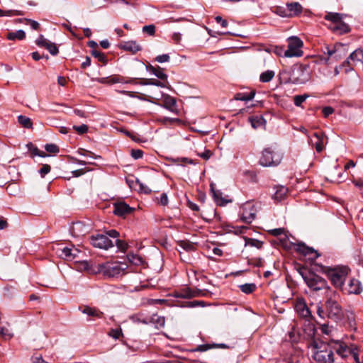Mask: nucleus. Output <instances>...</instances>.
I'll list each match as a JSON object with an SVG mask.
<instances>
[{"instance_id": "f257e3e1", "label": "nucleus", "mask_w": 363, "mask_h": 363, "mask_svg": "<svg viewBox=\"0 0 363 363\" xmlns=\"http://www.w3.org/2000/svg\"><path fill=\"white\" fill-rule=\"evenodd\" d=\"M312 357L318 363H334L333 346L325 342L313 341L311 343Z\"/></svg>"}, {"instance_id": "f03ea898", "label": "nucleus", "mask_w": 363, "mask_h": 363, "mask_svg": "<svg viewBox=\"0 0 363 363\" xmlns=\"http://www.w3.org/2000/svg\"><path fill=\"white\" fill-rule=\"evenodd\" d=\"M322 271L328 276L335 287L341 288L350 269L345 266L336 267H322Z\"/></svg>"}, {"instance_id": "7ed1b4c3", "label": "nucleus", "mask_w": 363, "mask_h": 363, "mask_svg": "<svg viewBox=\"0 0 363 363\" xmlns=\"http://www.w3.org/2000/svg\"><path fill=\"white\" fill-rule=\"evenodd\" d=\"M282 158V153L276 148L267 147L262 151L259 163L263 167H275L281 163Z\"/></svg>"}, {"instance_id": "20e7f679", "label": "nucleus", "mask_w": 363, "mask_h": 363, "mask_svg": "<svg viewBox=\"0 0 363 363\" xmlns=\"http://www.w3.org/2000/svg\"><path fill=\"white\" fill-rule=\"evenodd\" d=\"M299 273L303 277L307 286L313 291H320L326 287V281L320 276L306 270L301 269Z\"/></svg>"}, {"instance_id": "39448f33", "label": "nucleus", "mask_w": 363, "mask_h": 363, "mask_svg": "<svg viewBox=\"0 0 363 363\" xmlns=\"http://www.w3.org/2000/svg\"><path fill=\"white\" fill-rule=\"evenodd\" d=\"M126 267L125 264L121 262H106L99 264V271L109 278L118 277L125 274Z\"/></svg>"}, {"instance_id": "423d86ee", "label": "nucleus", "mask_w": 363, "mask_h": 363, "mask_svg": "<svg viewBox=\"0 0 363 363\" xmlns=\"http://www.w3.org/2000/svg\"><path fill=\"white\" fill-rule=\"evenodd\" d=\"M290 81L293 84H304L310 79L309 66L299 65L294 67L290 74Z\"/></svg>"}, {"instance_id": "0eeeda50", "label": "nucleus", "mask_w": 363, "mask_h": 363, "mask_svg": "<svg viewBox=\"0 0 363 363\" xmlns=\"http://www.w3.org/2000/svg\"><path fill=\"white\" fill-rule=\"evenodd\" d=\"M288 48L284 52L285 57H301L303 54L301 50L303 43L296 36H291L287 39Z\"/></svg>"}, {"instance_id": "6e6552de", "label": "nucleus", "mask_w": 363, "mask_h": 363, "mask_svg": "<svg viewBox=\"0 0 363 363\" xmlns=\"http://www.w3.org/2000/svg\"><path fill=\"white\" fill-rule=\"evenodd\" d=\"M326 312L328 318L337 320L342 316V310L340 304L335 300L329 298L325 303Z\"/></svg>"}, {"instance_id": "1a4fd4ad", "label": "nucleus", "mask_w": 363, "mask_h": 363, "mask_svg": "<svg viewBox=\"0 0 363 363\" xmlns=\"http://www.w3.org/2000/svg\"><path fill=\"white\" fill-rule=\"evenodd\" d=\"M91 244L94 247L108 250L113 246V242L106 235L97 234L90 238Z\"/></svg>"}, {"instance_id": "9d476101", "label": "nucleus", "mask_w": 363, "mask_h": 363, "mask_svg": "<svg viewBox=\"0 0 363 363\" xmlns=\"http://www.w3.org/2000/svg\"><path fill=\"white\" fill-rule=\"evenodd\" d=\"M242 220L246 223H251L255 218L256 209L252 203L247 202L242 206Z\"/></svg>"}, {"instance_id": "9b49d317", "label": "nucleus", "mask_w": 363, "mask_h": 363, "mask_svg": "<svg viewBox=\"0 0 363 363\" xmlns=\"http://www.w3.org/2000/svg\"><path fill=\"white\" fill-rule=\"evenodd\" d=\"M90 225H86L83 222L77 221L72 224L71 233L74 237H82L89 233Z\"/></svg>"}, {"instance_id": "f8f14e48", "label": "nucleus", "mask_w": 363, "mask_h": 363, "mask_svg": "<svg viewBox=\"0 0 363 363\" xmlns=\"http://www.w3.org/2000/svg\"><path fill=\"white\" fill-rule=\"evenodd\" d=\"M97 81L101 84H113L116 83H130L136 84L135 79H131L130 80H125L124 77L118 75H113L109 77L99 78Z\"/></svg>"}, {"instance_id": "ddd939ff", "label": "nucleus", "mask_w": 363, "mask_h": 363, "mask_svg": "<svg viewBox=\"0 0 363 363\" xmlns=\"http://www.w3.org/2000/svg\"><path fill=\"white\" fill-rule=\"evenodd\" d=\"M295 250L305 256L308 255L309 259L312 260H315L319 257V254L317 251L311 247H307L303 243L296 245Z\"/></svg>"}, {"instance_id": "4468645a", "label": "nucleus", "mask_w": 363, "mask_h": 363, "mask_svg": "<svg viewBox=\"0 0 363 363\" xmlns=\"http://www.w3.org/2000/svg\"><path fill=\"white\" fill-rule=\"evenodd\" d=\"M133 211L130 208L125 202H116L113 203V213L118 216H125L130 214Z\"/></svg>"}, {"instance_id": "2eb2a0df", "label": "nucleus", "mask_w": 363, "mask_h": 363, "mask_svg": "<svg viewBox=\"0 0 363 363\" xmlns=\"http://www.w3.org/2000/svg\"><path fill=\"white\" fill-rule=\"evenodd\" d=\"M78 252V250L74 247H65L63 248H58L57 250V254L59 257L67 259H74Z\"/></svg>"}, {"instance_id": "dca6fc26", "label": "nucleus", "mask_w": 363, "mask_h": 363, "mask_svg": "<svg viewBox=\"0 0 363 363\" xmlns=\"http://www.w3.org/2000/svg\"><path fill=\"white\" fill-rule=\"evenodd\" d=\"M295 309L298 314L303 318H310L311 316L310 309L302 298L296 301Z\"/></svg>"}, {"instance_id": "f3484780", "label": "nucleus", "mask_w": 363, "mask_h": 363, "mask_svg": "<svg viewBox=\"0 0 363 363\" xmlns=\"http://www.w3.org/2000/svg\"><path fill=\"white\" fill-rule=\"evenodd\" d=\"M162 106L177 115L179 114V110L177 108V101L172 96H165L163 99Z\"/></svg>"}, {"instance_id": "a211bd4d", "label": "nucleus", "mask_w": 363, "mask_h": 363, "mask_svg": "<svg viewBox=\"0 0 363 363\" xmlns=\"http://www.w3.org/2000/svg\"><path fill=\"white\" fill-rule=\"evenodd\" d=\"M345 290L349 294H360L362 290L360 281L356 279H350Z\"/></svg>"}, {"instance_id": "6ab92c4d", "label": "nucleus", "mask_w": 363, "mask_h": 363, "mask_svg": "<svg viewBox=\"0 0 363 363\" xmlns=\"http://www.w3.org/2000/svg\"><path fill=\"white\" fill-rule=\"evenodd\" d=\"M313 136L316 138L314 143L315 148L318 152H320L324 148L325 140H327V137L323 132L314 133Z\"/></svg>"}, {"instance_id": "aec40b11", "label": "nucleus", "mask_w": 363, "mask_h": 363, "mask_svg": "<svg viewBox=\"0 0 363 363\" xmlns=\"http://www.w3.org/2000/svg\"><path fill=\"white\" fill-rule=\"evenodd\" d=\"M119 48L124 50L129 51L133 54L141 50L140 46L135 41L122 42L120 43Z\"/></svg>"}, {"instance_id": "412c9836", "label": "nucleus", "mask_w": 363, "mask_h": 363, "mask_svg": "<svg viewBox=\"0 0 363 363\" xmlns=\"http://www.w3.org/2000/svg\"><path fill=\"white\" fill-rule=\"evenodd\" d=\"M287 12L290 14V17L298 16L303 11L302 6L298 2H291L286 4Z\"/></svg>"}, {"instance_id": "4be33fe9", "label": "nucleus", "mask_w": 363, "mask_h": 363, "mask_svg": "<svg viewBox=\"0 0 363 363\" xmlns=\"http://www.w3.org/2000/svg\"><path fill=\"white\" fill-rule=\"evenodd\" d=\"M329 28L333 32L337 33L338 34H343L348 33L350 31L349 26L342 21H340L336 24L330 25Z\"/></svg>"}, {"instance_id": "5701e85b", "label": "nucleus", "mask_w": 363, "mask_h": 363, "mask_svg": "<svg viewBox=\"0 0 363 363\" xmlns=\"http://www.w3.org/2000/svg\"><path fill=\"white\" fill-rule=\"evenodd\" d=\"M333 350H335L337 354L342 357H345L347 354L350 352L352 349L348 348L345 344L340 342H335V345L333 346Z\"/></svg>"}, {"instance_id": "b1692460", "label": "nucleus", "mask_w": 363, "mask_h": 363, "mask_svg": "<svg viewBox=\"0 0 363 363\" xmlns=\"http://www.w3.org/2000/svg\"><path fill=\"white\" fill-rule=\"evenodd\" d=\"M82 311L83 313L95 318H101L104 315L103 312L99 309L88 306H84Z\"/></svg>"}, {"instance_id": "393cba45", "label": "nucleus", "mask_w": 363, "mask_h": 363, "mask_svg": "<svg viewBox=\"0 0 363 363\" xmlns=\"http://www.w3.org/2000/svg\"><path fill=\"white\" fill-rule=\"evenodd\" d=\"M249 121L254 128L264 127L266 121L262 116L257 115L249 118Z\"/></svg>"}, {"instance_id": "a878e982", "label": "nucleus", "mask_w": 363, "mask_h": 363, "mask_svg": "<svg viewBox=\"0 0 363 363\" xmlns=\"http://www.w3.org/2000/svg\"><path fill=\"white\" fill-rule=\"evenodd\" d=\"M350 60L354 62H362L363 60V50L362 49H357L354 52H352L349 57L347 58V61L345 62V63H347V65H350Z\"/></svg>"}, {"instance_id": "bb28decb", "label": "nucleus", "mask_w": 363, "mask_h": 363, "mask_svg": "<svg viewBox=\"0 0 363 363\" xmlns=\"http://www.w3.org/2000/svg\"><path fill=\"white\" fill-rule=\"evenodd\" d=\"M147 69L150 72H151L153 74L162 80H164L167 78V75L164 73L163 69L160 67L149 65Z\"/></svg>"}, {"instance_id": "cd10ccee", "label": "nucleus", "mask_w": 363, "mask_h": 363, "mask_svg": "<svg viewBox=\"0 0 363 363\" xmlns=\"http://www.w3.org/2000/svg\"><path fill=\"white\" fill-rule=\"evenodd\" d=\"M287 193H288V189L286 187H285L284 186H278L277 188L276 192L274 193V194L273 196V198L275 200L280 201L285 198Z\"/></svg>"}, {"instance_id": "c85d7f7f", "label": "nucleus", "mask_w": 363, "mask_h": 363, "mask_svg": "<svg viewBox=\"0 0 363 363\" xmlns=\"http://www.w3.org/2000/svg\"><path fill=\"white\" fill-rule=\"evenodd\" d=\"M324 18L327 21H331V25H334L342 21V14L338 13H327Z\"/></svg>"}, {"instance_id": "c756f323", "label": "nucleus", "mask_w": 363, "mask_h": 363, "mask_svg": "<svg viewBox=\"0 0 363 363\" xmlns=\"http://www.w3.org/2000/svg\"><path fill=\"white\" fill-rule=\"evenodd\" d=\"M6 38L9 40H23L26 38V33L23 30H18L16 32H9Z\"/></svg>"}, {"instance_id": "7c9ffc66", "label": "nucleus", "mask_w": 363, "mask_h": 363, "mask_svg": "<svg viewBox=\"0 0 363 363\" xmlns=\"http://www.w3.org/2000/svg\"><path fill=\"white\" fill-rule=\"evenodd\" d=\"M255 94V92L253 91L250 93H238L235 96V99L238 101H248L254 98Z\"/></svg>"}, {"instance_id": "2f4dec72", "label": "nucleus", "mask_w": 363, "mask_h": 363, "mask_svg": "<svg viewBox=\"0 0 363 363\" xmlns=\"http://www.w3.org/2000/svg\"><path fill=\"white\" fill-rule=\"evenodd\" d=\"M275 73L272 70H267L260 74L259 79L262 82H270L274 77Z\"/></svg>"}, {"instance_id": "473e14b6", "label": "nucleus", "mask_w": 363, "mask_h": 363, "mask_svg": "<svg viewBox=\"0 0 363 363\" xmlns=\"http://www.w3.org/2000/svg\"><path fill=\"white\" fill-rule=\"evenodd\" d=\"M139 84L141 85L151 84V85H155L157 86H160V87L165 86V85L163 82H162L157 79H142L141 82H140Z\"/></svg>"}, {"instance_id": "72a5a7b5", "label": "nucleus", "mask_w": 363, "mask_h": 363, "mask_svg": "<svg viewBox=\"0 0 363 363\" xmlns=\"http://www.w3.org/2000/svg\"><path fill=\"white\" fill-rule=\"evenodd\" d=\"M245 246L254 247L257 249H261L263 245V242L253 238H245Z\"/></svg>"}, {"instance_id": "f704fd0d", "label": "nucleus", "mask_w": 363, "mask_h": 363, "mask_svg": "<svg viewBox=\"0 0 363 363\" xmlns=\"http://www.w3.org/2000/svg\"><path fill=\"white\" fill-rule=\"evenodd\" d=\"M150 322L155 323L157 328L162 327L164 325L165 319L163 316H160L157 314H155L151 317Z\"/></svg>"}, {"instance_id": "c9c22d12", "label": "nucleus", "mask_w": 363, "mask_h": 363, "mask_svg": "<svg viewBox=\"0 0 363 363\" xmlns=\"http://www.w3.org/2000/svg\"><path fill=\"white\" fill-rule=\"evenodd\" d=\"M18 121L23 127L26 128H30L33 125V123L29 118L21 115L18 116Z\"/></svg>"}, {"instance_id": "e433bc0d", "label": "nucleus", "mask_w": 363, "mask_h": 363, "mask_svg": "<svg viewBox=\"0 0 363 363\" xmlns=\"http://www.w3.org/2000/svg\"><path fill=\"white\" fill-rule=\"evenodd\" d=\"M199 296V294L187 288L182 290L178 295V297L182 298H192Z\"/></svg>"}, {"instance_id": "4c0bfd02", "label": "nucleus", "mask_w": 363, "mask_h": 363, "mask_svg": "<svg viewBox=\"0 0 363 363\" xmlns=\"http://www.w3.org/2000/svg\"><path fill=\"white\" fill-rule=\"evenodd\" d=\"M129 262L135 265H140L143 263V259L138 255L129 253L127 255Z\"/></svg>"}, {"instance_id": "58836bf2", "label": "nucleus", "mask_w": 363, "mask_h": 363, "mask_svg": "<svg viewBox=\"0 0 363 363\" xmlns=\"http://www.w3.org/2000/svg\"><path fill=\"white\" fill-rule=\"evenodd\" d=\"M239 287L240 290L246 294H251L256 289V285L255 284H245L240 285Z\"/></svg>"}, {"instance_id": "ea45409f", "label": "nucleus", "mask_w": 363, "mask_h": 363, "mask_svg": "<svg viewBox=\"0 0 363 363\" xmlns=\"http://www.w3.org/2000/svg\"><path fill=\"white\" fill-rule=\"evenodd\" d=\"M179 245L186 251H194L195 250L194 244L189 241H180Z\"/></svg>"}, {"instance_id": "a19ab883", "label": "nucleus", "mask_w": 363, "mask_h": 363, "mask_svg": "<svg viewBox=\"0 0 363 363\" xmlns=\"http://www.w3.org/2000/svg\"><path fill=\"white\" fill-rule=\"evenodd\" d=\"M287 7L277 6L275 9V13L281 17L290 18V14L287 12Z\"/></svg>"}, {"instance_id": "79ce46f5", "label": "nucleus", "mask_w": 363, "mask_h": 363, "mask_svg": "<svg viewBox=\"0 0 363 363\" xmlns=\"http://www.w3.org/2000/svg\"><path fill=\"white\" fill-rule=\"evenodd\" d=\"M0 335L5 339H10L13 336L11 330L4 326L0 327Z\"/></svg>"}, {"instance_id": "37998d69", "label": "nucleus", "mask_w": 363, "mask_h": 363, "mask_svg": "<svg viewBox=\"0 0 363 363\" xmlns=\"http://www.w3.org/2000/svg\"><path fill=\"white\" fill-rule=\"evenodd\" d=\"M212 191H213V197H214V199L216 201V202L219 205V206H223L224 205L226 201H225L222 197H221V193L219 192L218 191H214L213 189H212Z\"/></svg>"}, {"instance_id": "c03bdc74", "label": "nucleus", "mask_w": 363, "mask_h": 363, "mask_svg": "<svg viewBox=\"0 0 363 363\" xmlns=\"http://www.w3.org/2000/svg\"><path fill=\"white\" fill-rule=\"evenodd\" d=\"M92 55L97 58L100 62L106 63V55L99 50H93Z\"/></svg>"}, {"instance_id": "a18cd8bd", "label": "nucleus", "mask_w": 363, "mask_h": 363, "mask_svg": "<svg viewBox=\"0 0 363 363\" xmlns=\"http://www.w3.org/2000/svg\"><path fill=\"white\" fill-rule=\"evenodd\" d=\"M215 345H212L210 344H204V345H200L196 348L192 350L193 352H205L208 350L214 348Z\"/></svg>"}, {"instance_id": "49530a36", "label": "nucleus", "mask_w": 363, "mask_h": 363, "mask_svg": "<svg viewBox=\"0 0 363 363\" xmlns=\"http://www.w3.org/2000/svg\"><path fill=\"white\" fill-rule=\"evenodd\" d=\"M45 48H46L51 55H56L59 50L55 43L49 42L48 45H47Z\"/></svg>"}, {"instance_id": "de8ad7c7", "label": "nucleus", "mask_w": 363, "mask_h": 363, "mask_svg": "<svg viewBox=\"0 0 363 363\" xmlns=\"http://www.w3.org/2000/svg\"><path fill=\"white\" fill-rule=\"evenodd\" d=\"M130 155L135 160H138L143 157V151L140 149H132L130 150Z\"/></svg>"}, {"instance_id": "09e8293b", "label": "nucleus", "mask_w": 363, "mask_h": 363, "mask_svg": "<svg viewBox=\"0 0 363 363\" xmlns=\"http://www.w3.org/2000/svg\"><path fill=\"white\" fill-rule=\"evenodd\" d=\"M307 95H297L294 96V104L296 106H300L302 103H303L307 99Z\"/></svg>"}, {"instance_id": "8fccbe9b", "label": "nucleus", "mask_w": 363, "mask_h": 363, "mask_svg": "<svg viewBox=\"0 0 363 363\" xmlns=\"http://www.w3.org/2000/svg\"><path fill=\"white\" fill-rule=\"evenodd\" d=\"M49 40L44 38L43 35H40L39 38L36 40V44L39 47L45 48L47 45H48Z\"/></svg>"}, {"instance_id": "3c124183", "label": "nucleus", "mask_w": 363, "mask_h": 363, "mask_svg": "<svg viewBox=\"0 0 363 363\" xmlns=\"http://www.w3.org/2000/svg\"><path fill=\"white\" fill-rule=\"evenodd\" d=\"M116 245L118 250H120L122 252H125L128 249V244L121 240H116Z\"/></svg>"}, {"instance_id": "603ef678", "label": "nucleus", "mask_w": 363, "mask_h": 363, "mask_svg": "<svg viewBox=\"0 0 363 363\" xmlns=\"http://www.w3.org/2000/svg\"><path fill=\"white\" fill-rule=\"evenodd\" d=\"M47 152L50 153H57L59 152V147L55 144H47L45 146Z\"/></svg>"}, {"instance_id": "864d4df0", "label": "nucleus", "mask_w": 363, "mask_h": 363, "mask_svg": "<svg viewBox=\"0 0 363 363\" xmlns=\"http://www.w3.org/2000/svg\"><path fill=\"white\" fill-rule=\"evenodd\" d=\"M143 31L150 35H153L155 33V27L154 25L145 26L143 28Z\"/></svg>"}, {"instance_id": "5fc2aeb1", "label": "nucleus", "mask_w": 363, "mask_h": 363, "mask_svg": "<svg viewBox=\"0 0 363 363\" xmlns=\"http://www.w3.org/2000/svg\"><path fill=\"white\" fill-rule=\"evenodd\" d=\"M268 52H272L278 56H284V57L285 50H284V48L282 47L276 46V47L272 48V50H268Z\"/></svg>"}, {"instance_id": "6e6d98bb", "label": "nucleus", "mask_w": 363, "mask_h": 363, "mask_svg": "<svg viewBox=\"0 0 363 363\" xmlns=\"http://www.w3.org/2000/svg\"><path fill=\"white\" fill-rule=\"evenodd\" d=\"M170 59V57L168 54H163L160 55L156 57L155 61H157L159 63H163L169 62Z\"/></svg>"}, {"instance_id": "4d7b16f0", "label": "nucleus", "mask_w": 363, "mask_h": 363, "mask_svg": "<svg viewBox=\"0 0 363 363\" xmlns=\"http://www.w3.org/2000/svg\"><path fill=\"white\" fill-rule=\"evenodd\" d=\"M157 199L159 201V204L162 205V206H167L168 204V197H167V194L165 193H162L161 195H160V198H157Z\"/></svg>"}, {"instance_id": "13d9d810", "label": "nucleus", "mask_w": 363, "mask_h": 363, "mask_svg": "<svg viewBox=\"0 0 363 363\" xmlns=\"http://www.w3.org/2000/svg\"><path fill=\"white\" fill-rule=\"evenodd\" d=\"M73 129H74L79 134H84L88 131V127L84 124L79 126L74 125Z\"/></svg>"}, {"instance_id": "bf43d9fd", "label": "nucleus", "mask_w": 363, "mask_h": 363, "mask_svg": "<svg viewBox=\"0 0 363 363\" xmlns=\"http://www.w3.org/2000/svg\"><path fill=\"white\" fill-rule=\"evenodd\" d=\"M51 167L49 164H43V167L39 170V173L40 174L42 177H44L45 174L50 172Z\"/></svg>"}, {"instance_id": "052dcab7", "label": "nucleus", "mask_w": 363, "mask_h": 363, "mask_svg": "<svg viewBox=\"0 0 363 363\" xmlns=\"http://www.w3.org/2000/svg\"><path fill=\"white\" fill-rule=\"evenodd\" d=\"M197 155L205 160H208L212 155V152L209 150H205L203 152H198Z\"/></svg>"}, {"instance_id": "680f3d73", "label": "nucleus", "mask_w": 363, "mask_h": 363, "mask_svg": "<svg viewBox=\"0 0 363 363\" xmlns=\"http://www.w3.org/2000/svg\"><path fill=\"white\" fill-rule=\"evenodd\" d=\"M320 330L323 333L325 334V335H330L331 333H332V330H333V328L329 326L327 324H323L321 326H320Z\"/></svg>"}, {"instance_id": "e2e57ef3", "label": "nucleus", "mask_w": 363, "mask_h": 363, "mask_svg": "<svg viewBox=\"0 0 363 363\" xmlns=\"http://www.w3.org/2000/svg\"><path fill=\"white\" fill-rule=\"evenodd\" d=\"M77 153L79 155H82V156H86V155H91L92 157H94V158L100 157L99 156H96L94 153H92L91 152L88 151V150H84V149H79L77 151Z\"/></svg>"}, {"instance_id": "0e129e2a", "label": "nucleus", "mask_w": 363, "mask_h": 363, "mask_svg": "<svg viewBox=\"0 0 363 363\" xmlns=\"http://www.w3.org/2000/svg\"><path fill=\"white\" fill-rule=\"evenodd\" d=\"M322 112L325 117H328L334 112V109L330 106H325L323 108Z\"/></svg>"}, {"instance_id": "69168bd1", "label": "nucleus", "mask_w": 363, "mask_h": 363, "mask_svg": "<svg viewBox=\"0 0 363 363\" xmlns=\"http://www.w3.org/2000/svg\"><path fill=\"white\" fill-rule=\"evenodd\" d=\"M175 162H178V163H188V164H194V160H191V159H189L187 157H180V158H177L175 160Z\"/></svg>"}, {"instance_id": "338daca9", "label": "nucleus", "mask_w": 363, "mask_h": 363, "mask_svg": "<svg viewBox=\"0 0 363 363\" xmlns=\"http://www.w3.org/2000/svg\"><path fill=\"white\" fill-rule=\"evenodd\" d=\"M284 232V228H275V229H272L269 231V233L274 236H278V235H281V234H283Z\"/></svg>"}, {"instance_id": "774afa93", "label": "nucleus", "mask_w": 363, "mask_h": 363, "mask_svg": "<svg viewBox=\"0 0 363 363\" xmlns=\"http://www.w3.org/2000/svg\"><path fill=\"white\" fill-rule=\"evenodd\" d=\"M6 16H22L23 13L17 10H8L5 11Z\"/></svg>"}]
</instances>
